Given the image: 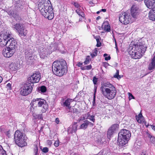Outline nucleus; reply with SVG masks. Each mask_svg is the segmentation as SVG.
<instances>
[{
  "instance_id": "c03bdc74",
  "label": "nucleus",
  "mask_w": 155,
  "mask_h": 155,
  "mask_svg": "<svg viewBox=\"0 0 155 155\" xmlns=\"http://www.w3.org/2000/svg\"><path fill=\"white\" fill-rule=\"evenodd\" d=\"M11 132L9 130L7 131H6L5 132V134L6 135H7L8 137H9L11 136Z\"/></svg>"
},
{
  "instance_id": "c85d7f7f",
  "label": "nucleus",
  "mask_w": 155,
  "mask_h": 155,
  "mask_svg": "<svg viewBox=\"0 0 155 155\" xmlns=\"http://www.w3.org/2000/svg\"><path fill=\"white\" fill-rule=\"evenodd\" d=\"M26 57L27 58H30L32 57L33 53L31 50H27L25 52Z\"/></svg>"
},
{
  "instance_id": "f03ea898",
  "label": "nucleus",
  "mask_w": 155,
  "mask_h": 155,
  "mask_svg": "<svg viewBox=\"0 0 155 155\" xmlns=\"http://www.w3.org/2000/svg\"><path fill=\"white\" fill-rule=\"evenodd\" d=\"M38 8L41 15L48 20L54 17V14L51 2L49 0H41L38 4Z\"/></svg>"
},
{
  "instance_id": "c9c22d12",
  "label": "nucleus",
  "mask_w": 155,
  "mask_h": 155,
  "mask_svg": "<svg viewBox=\"0 0 155 155\" xmlns=\"http://www.w3.org/2000/svg\"><path fill=\"white\" fill-rule=\"evenodd\" d=\"M96 91V88L95 89L93 97V105H94L95 104V98H96V96H95V93Z\"/></svg>"
},
{
  "instance_id": "338daca9",
  "label": "nucleus",
  "mask_w": 155,
  "mask_h": 155,
  "mask_svg": "<svg viewBox=\"0 0 155 155\" xmlns=\"http://www.w3.org/2000/svg\"><path fill=\"white\" fill-rule=\"evenodd\" d=\"M72 155H79L78 153H74V154H73Z\"/></svg>"
},
{
  "instance_id": "864d4df0",
  "label": "nucleus",
  "mask_w": 155,
  "mask_h": 155,
  "mask_svg": "<svg viewBox=\"0 0 155 155\" xmlns=\"http://www.w3.org/2000/svg\"><path fill=\"white\" fill-rule=\"evenodd\" d=\"M55 122L57 124H58L59 122V120L58 118H57L55 119Z\"/></svg>"
},
{
  "instance_id": "8fccbe9b",
  "label": "nucleus",
  "mask_w": 155,
  "mask_h": 155,
  "mask_svg": "<svg viewBox=\"0 0 155 155\" xmlns=\"http://www.w3.org/2000/svg\"><path fill=\"white\" fill-rule=\"evenodd\" d=\"M47 142V144L49 146H51L52 143V141L50 140H48Z\"/></svg>"
},
{
  "instance_id": "72a5a7b5",
  "label": "nucleus",
  "mask_w": 155,
  "mask_h": 155,
  "mask_svg": "<svg viewBox=\"0 0 155 155\" xmlns=\"http://www.w3.org/2000/svg\"><path fill=\"white\" fill-rule=\"evenodd\" d=\"M12 16L14 17L16 20H18L20 18V17L16 13V12H15V13L13 15H12Z\"/></svg>"
},
{
  "instance_id": "4be33fe9",
  "label": "nucleus",
  "mask_w": 155,
  "mask_h": 155,
  "mask_svg": "<svg viewBox=\"0 0 155 155\" xmlns=\"http://www.w3.org/2000/svg\"><path fill=\"white\" fill-rule=\"evenodd\" d=\"M136 119L137 122L139 123H141L142 122H144L146 125V122L145 121L143 120V117L142 114L140 113L138 115H136Z\"/></svg>"
},
{
  "instance_id": "2f4dec72",
  "label": "nucleus",
  "mask_w": 155,
  "mask_h": 155,
  "mask_svg": "<svg viewBox=\"0 0 155 155\" xmlns=\"http://www.w3.org/2000/svg\"><path fill=\"white\" fill-rule=\"evenodd\" d=\"M0 155H6L5 151L3 149L2 146L0 145Z\"/></svg>"
},
{
  "instance_id": "0e129e2a",
  "label": "nucleus",
  "mask_w": 155,
  "mask_h": 155,
  "mask_svg": "<svg viewBox=\"0 0 155 155\" xmlns=\"http://www.w3.org/2000/svg\"><path fill=\"white\" fill-rule=\"evenodd\" d=\"M107 54H104V57H106V56H107Z\"/></svg>"
},
{
  "instance_id": "7ed1b4c3",
  "label": "nucleus",
  "mask_w": 155,
  "mask_h": 155,
  "mask_svg": "<svg viewBox=\"0 0 155 155\" xmlns=\"http://www.w3.org/2000/svg\"><path fill=\"white\" fill-rule=\"evenodd\" d=\"M100 89L103 96L109 100L114 99L116 95V88L109 82H105L102 84Z\"/></svg>"
},
{
  "instance_id": "680f3d73",
  "label": "nucleus",
  "mask_w": 155,
  "mask_h": 155,
  "mask_svg": "<svg viewBox=\"0 0 155 155\" xmlns=\"http://www.w3.org/2000/svg\"><path fill=\"white\" fill-rule=\"evenodd\" d=\"M3 80L2 78L0 76V83H1V82Z\"/></svg>"
},
{
  "instance_id": "a211bd4d",
  "label": "nucleus",
  "mask_w": 155,
  "mask_h": 155,
  "mask_svg": "<svg viewBox=\"0 0 155 155\" xmlns=\"http://www.w3.org/2000/svg\"><path fill=\"white\" fill-rule=\"evenodd\" d=\"M102 26L104 32H109L110 30V27L107 21H106L103 23Z\"/></svg>"
},
{
  "instance_id": "4468645a",
  "label": "nucleus",
  "mask_w": 155,
  "mask_h": 155,
  "mask_svg": "<svg viewBox=\"0 0 155 155\" xmlns=\"http://www.w3.org/2000/svg\"><path fill=\"white\" fill-rule=\"evenodd\" d=\"M15 50L8 48H4L2 51V54L4 57L9 58L12 57L15 53Z\"/></svg>"
},
{
  "instance_id": "603ef678",
  "label": "nucleus",
  "mask_w": 155,
  "mask_h": 155,
  "mask_svg": "<svg viewBox=\"0 0 155 155\" xmlns=\"http://www.w3.org/2000/svg\"><path fill=\"white\" fill-rule=\"evenodd\" d=\"M110 56H108V57H105V60L106 61L108 60H110Z\"/></svg>"
},
{
  "instance_id": "58836bf2",
  "label": "nucleus",
  "mask_w": 155,
  "mask_h": 155,
  "mask_svg": "<svg viewBox=\"0 0 155 155\" xmlns=\"http://www.w3.org/2000/svg\"><path fill=\"white\" fill-rule=\"evenodd\" d=\"M34 151L35 153H38V148L37 145L35 146V147L34 149Z\"/></svg>"
},
{
  "instance_id": "f8f14e48",
  "label": "nucleus",
  "mask_w": 155,
  "mask_h": 155,
  "mask_svg": "<svg viewBox=\"0 0 155 155\" xmlns=\"http://www.w3.org/2000/svg\"><path fill=\"white\" fill-rule=\"evenodd\" d=\"M39 55L41 58L45 59L47 57V56L50 54L51 52L48 48H44L40 50Z\"/></svg>"
},
{
  "instance_id": "a19ab883",
  "label": "nucleus",
  "mask_w": 155,
  "mask_h": 155,
  "mask_svg": "<svg viewBox=\"0 0 155 155\" xmlns=\"http://www.w3.org/2000/svg\"><path fill=\"white\" fill-rule=\"evenodd\" d=\"M15 13V12H14L13 10H11L9 11L8 12V14L11 16H12V15H13L14 13Z\"/></svg>"
},
{
  "instance_id": "b1692460",
  "label": "nucleus",
  "mask_w": 155,
  "mask_h": 155,
  "mask_svg": "<svg viewBox=\"0 0 155 155\" xmlns=\"http://www.w3.org/2000/svg\"><path fill=\"white\" fill-rule=\"evenodd\" d=\"M91 123V122H90L87 120H85L84 122V123L81 124L80 126V129H86L88 125Z\"/></svg>"
},
{
  "instance_id": "6e6552de",
  "label": "nucleus",
  "mask_w": 155,
  "mask_h": 155,
  "mask_svg": "<svg viewBox=\"0 0 155 155\" xmlns=\"http://www.w3.org/2000/svg\"><path fill=\"white\" fill-rule=\"evenodd\" d=\"M119 19L121 23L127 25L130 22L131 16L129 13L124 12L120 15Z\"/></svg>"
},
{
  "instance_id": "39448f33",
  "label": "nucleus",
  "mask_w": 155,
  "mask_h": 155,
  "mask_svg": "<svg viewBox=\"0 0 155 155\" xmlns=\"http://www.w3.org/2000/svg\"><path fill=\"white\" fill-rule=\"evenodd\" d=\"M130 131L126 129H123L119 132L118 141L120 146H123L126 144L131 137Z\"/></svg>"
},
{
  "instance_id": "423d86ee",
  "label": "nucleus",
  "mask_w": 155,
  "mask_h": 155,
  "mask_svg": "<svg viewBox=\"0 0 155 155\" xmlns=\"http://www.w3.org/2000/svg\"><path fill=\"white\" fill-rule=\"evenodd\" d=\"M26 138L24 134L18 130L15 131L14 138L16 143L19 147H22L27 145Z\"/></svg>"
},
{
  "instance_id": "a878e982",
  "label": "nucleus",
  "mask_w": 155,
  "mask_h": 155,
  "mask_svg": "<svg viewBox=\"0 0 155 155\" xmlns=\"http://www.w3.org/2000/svg\"><path fill=\"white\" fill-rule=\"evenodd\" d=\"M40 98L34 99L31 102V105L33 106L37 107L38 106L39 104V101L40 100Z\"/></svg>"
},
{
  "instance_id": "dca6fc26",
  "label": "nucleus",
  "mask_w": 155,
  "mask_h": 155,
  "mask_svg": "<svg viewBox=\"0 0 155 155\" xmlns=\"http://www.w3.org/2000/svg\"><path fill=\"white\" fill-rule=\"evenodd\" d=\"M77 123V122H74L72 125L70 126L68 128V133L72 134L76 132L78 127Z\"/></svg>"
},
{
  "instance_id": "a18cd8bd",
  "label": "nucleus",
  "mask_w": 155,
  "mask_h": 155,
  "mask_svg": "<svg viewBox=\"0 0 155 155\" xmlns=\"http://www.w3.org/2000/svg\"><path fill=\"white\" fill-rule=\"evenodd\" d=\"M59 141L58 140H57V141H56L55 142L54 144V145L56 147H57L59 146Z\"/></svg>"
},
{
  "instance_id": "c756f323",
  "label": "nucleus",
  "mask_w": 155,
  "mask_h": 155,
  "mask_svg": "<svg viewBox=\"0 0 155 155\" xmlns=\"http://www.w3.org/2000/svg\"><path fill=\"white\" fill-rule=\"evenodd\" d=\"M39 92H41V93H44L46 91L47 89L46 87L44 86H42L38 88Z\"/></svg>"
},
{
  "instance_id": "393cba45",
  "label": "nucleus",
  "mask_w": 155,
  "mask_h": 155,
  "mask_svg": "<svg viewBox=\"0 0 155 155\" xmlns=\"http://www.w3.org/2000/svg\"><path fill=\"white\" fill-rule=\"evenodd\" d=\"M23 27V25L20 24H16L13 26V28L16 29L18 32L21 29H22Z\"/></svg>"
},
{
  "instance_id": "49530a36",
  "label": "nucleus",
  "mask_w": 155,
  "mask_h": 155,
  "mask_svg": "<svg viewBox=\"0 0 155 155\" xmlns=\"http://www.w3.org/2000/svg\"><path fill=\"white\" fill-rule=\"evenodd\" d=\"M73 4L76 7L78 8H79L80 5L78 4V3L76 2H74L73 3Z\"/></svg>"
},
{
  "instance_id": "e433bc0d",
  "label": "nucleus",
  "mask_w": 155,
  "mask_h": 155,
  "mask_svg": "<svg viewBox=\"0 0 155 155\" xmlns=\"http://www.w3.org/2000/svg\"><path fill=\"white\" fill-rule=\"evenodd\" d=\"M97 50L95 49L93 53H91V57L92 58H94V57L96 56L97 55Z\"/></svg>"
},
{
  "instance_id": "20e7f679",
  "label": "nucleus",
  "mask_w": 155,
  "mask_h": 155,
  "mask_svg": "<svg viewBox=\"0 0 155 155\" xmlns=\"http://www.w3.org/2000/svg\"><path fill=\"white\" fill-rule=\"evenodd\" d=\"M66 61L63 59L54 61L52 66L54 74L60 77L63 75L66 72Z\"/></svg>"
},
{
  "instance_id": "ddd939ff",
  "label": "nucleus",
  "mask_w": 155,
  "mask_h": 155,
  "mask_svg": "<svg viewBox=\"0 0 155 155\" xmlns=\"http://www.w3.org/2000/svg\"><path fill=\"white\" fill-rule=\"evenodd\" d=\"M11 35L10 37L8 39L7 45L8 48L15 50V48L17 45V42L13 38H12Z\"/></svg>"
},
{
  "instance_id": "f704fd0d",
  "label": "nucleus",
  "mask_w": 155,
  "mask_h": 155,
  "mask_svg": "<svg viewBox=\"0 0 155 155\" xmlns=\"http://www.w3.org/2000/svg\"><path fill=\"white\" fill-rule=\"evenodd\" d=\"M114 77L115 78L119 79L121 77L119 75V71L118 70H117L115 74L114 75Z\"/></svg>"
},
{
  "instance_id": "4d7b16f0",
  "label": "nucleus",
  "mask_w": 155,
  "mask_h": 155,
  "mask_svg": "<svg viewBox=\"0 0 155 155\" xmlns=\"http://www.w3.org/2000/svg\"><path fill=\"white\" fill-rule=\"evenodd\" d=\"M115 39V48H116V50H117V51L118 50L117 46V43H116V40H115V39Z\"/></svg>"
},
{
  "instance_id": "5fc2aeb1",
  "label": "nucleus",
  "mask_w": 155,
  "mask_h": 155,
  "mask_svg": "<svg viewBox=\"0 0 155 155\" xmlns=\"http://www.w3.org/2000/svg\"><path fill=\"white\" fill-rule=\"evenodd\" d=\"M82 64H83L82 63L79 62L77 64V65L78 67H81Z\"/></svg>"
},
{
  "instance_id": "4c0bfd02",
  "label": "nucleus",
  "mask_w": 155,
  "mask_h": 155,
  "mask_svg": "<svg viewBox=\"0 0 155 155\" xmlns=\"http://www.w3.org/2000/svg\"><path fill=\"white\" fill-rule=\"evenodd\" d=\"M96 40L97 42L96 46L97 47H100L101 45V43L99 39L98 38H96Z\"/></svg>"
},
{
  "instance_id": "5701e85b",
  "label": "nucleus",
  "mask_w": 155,
  "mask_h": 155,
  "mask_svg": "<svg viewBox=\"0 0 155 155\" xmlns=\"http://www.w3.org/2000/svg\"><path fill=\"white\" fill-rule=\"evenodd\" d=\"M73 101V100L70 98H68L63 103V105L66 106L69 108H71L70 106V103Z\"/></svg>"
},
{
  "instance_id": "09e8293b",
  "label": "nucleus",
  "mask_w": 155,
  "mask_h": 155,
  "mask_svg": "<svg viewBox=\"0 0 155 155\" xmlns=\"http://www.w3.org/2000/svg\"><path fill=\"white\" fill-rule=\"evenodd\" d=\"M37 118L38 119H43V117L42 114H38L36 115Z\"/></svg>"
},
{
  "instance_id": "7c9ffc66",
  "label": "nucleus",
  "mask_w": 155,
  "mask_h": 155,
  "mask_svg": "<svg viewBox=\"0 0 155 155\" xmlns=\"http://www.w3.org/2000/svg\"><path fill=\"white\" fill-rule=\"evenodd\" d=\"M76 12L78 14L79 16H81L82 17H84V12L79 9H77L76 10Z\"/></svg>"
},
{
  "instance_id": "bf43d9fd",
  "label": "nucleus",
  "mask_w": 155,
  "mask_h": 155,
  "mask_svg": "<svg viewBox=\"0 0 155 155\" xmlns=\"http://www.w3.org/2000/svg\"><path fill=\"white\" fill-rule=\"evenodd\" d=\"M129 94L130 97H132L133 98H134V96L132 94H131L130 93H129Z\"/></svg>"
},
{
  "instance_id": "37998d69",
  "label": "nucleus",
  "mask_w": 155,
  "mask_h": 155,
  "mask_svg": "<svg viewBox=\"0 0 155 155\" xmlns=\"http://www.w3.org/2000/svg\"><path fill=\"white\" fill-rule=\"evenodd\" d=\"M42 151L44 153H47L48 151V149L47 147H44L42 150Z\"/></svg>"
},
{
  "instance_id": "ea45409f",
  "label": "nucleus",
  "mask_w": 155,
  "mask_h": 155,
  "mask_svg": "<svg viewBox=\"0 0 155 155\" xmlns=\"http://www.w3.org/2000/svg\"><path fill=\"white\" fill-rule=\"evenodd\" d=\"M98 78H97L96 77H94L93 78V82L94 84H97V81Z\"/></svg>"
},
{
  "instance_id": "bb28decb",
  "label": "nucleus",
  "mask_w": 155,
  "mask_h": 155,
  "mask_svg": "<svg viewBox=\"0 0 155 155\" xmlns=\"http://www.w3.org/2000/svg\"><path fill=\"white\" fill-rule=\"evenodd\" d=\"M19 35L21 36H25L27 33V30L23 27L18 32Z\"/></svg>"
},
{
  "instance_id": "e2e57ef3",
  "label": "nucleus",
  "mask_w": 155,
  "mask_h": 155,
  "mask_svg": "<svg viewBox=\"0 0 155 155\" xmlns=\"http://www.w3.org/2000/svg\"><path fill=\"white\" fill-rule=\"evenodd\" d=\"M101 18V17H100V16H99L98 17H97V18H96V20H99V19H100Z\"/></svg>"
},
{
  "instance_id": "2eb2a0df",
  "label": "nucleus",
  "mask_w": 155,
  "mask_h": 155,
  "mask_svg": "<svg viewBox=\"0 0 155 155\" xmlns=\"http://www.w3.org/2000/svg\"><path fill=\"white\" fill-rule=\"evenodd\" d=\"M138 8L137 5H133L132 6L131 9V14L132 16L135 18L139 15Z\"/></svg>"
},
{
  "instance_id": "052dcab7",
  "label": "nucleus",
  "mask_w": 155,
  "mask_h": 155,
  "mask_svg": "<svg viewBox=\"0 0 155 155\" xmlns=\"http://www.w3.org/2000/svg\"><path fill=\"white\" fill-rule=\"evenodd\" d=\"M102 11L104 12H105L106 11V9H102L101 10V12Z\"/></svg>"
},
{
  "instance_id": "f257e3e1",
  "label": "nucleus",
  "mask_w": 155,
  "mask_h": 155,
  "mask_svg": "<svg viewBox=\"0 0 155 155\" xmlns=\"http://www.w3.org/2000/svg\"><path fill=\"white\" fill-rule=\"evenodd\" d=\"M147 48V46L144 42H139L136 44H130L128 51L132 58L137 59L142 57Z\"/></svg>"
},
{
  "instance_id": "6e6d98bb",
  "label": "nucleus",
  "mask_w": 155,
  "mask_h": 155,
  "mask_svg": "<svg viewBox=\"0 0 155 155\" xmlns=\"http://www.w3.org/2000/svg\"><path fill=\"white\" fill-rule=\"evenodd\" d=\"M104 66L105 67H107L109 65V64L107 62H104Z\"/></svg>"
},
{
  "instance_id": "aec40b11",
  "label": "nucleus",
  "mask_w": 155,
  "mask_h": 155,
  "mask_svg": "<svg viewBox=\"0 0 155 155\" xmlns=\"http://www.w3.org/2000/svg\"><path fill=\"white\" fill-rule=\"evenodd\" d=\"M149 18L150 20L155 21V7L153 8L150 11Z\"/></svg>"
},
{
  "instance_id": "473e14b6",
  "label": "nucleus",
  "mask_w": 155,
  "mask_h": 155,
  "mask_svg": "<svg viewBox=\"0 0 155 155\" xmlns=\"http://www.w3.org/2000/svg\"><path fill=\"white\" fill-rule=\"evenodd\" d=\"M88 119L90 120L93 122L94 123L95 121V116L94 115H91L89 113V115Z\"/></svg>"
},
{
  "instance_id": "1a4fd4ad",
  "label": "nucleus",
  "mask_w": 155,
  "mask_h": 155,
  "mask_svg": "<svg viewBox=\"0 0 155 155\" xmlns=\"http://www.w3.org/2000/svg\"><path fill=\"white\" fill-rule=\"evenodd\" d=\"M11 34L9 32H6L0 35V46L4 47L7 45L8 39L10 37Z\"/></svg>"
},
{
  "instance_id": "79ce46f5",
  "label": "nucleus",
  "mask_w": 155,
  "mask_h": 155,
  "mask_svg": "<svg viewBox=\"0 0 155 155\" xmlns=\"http://www.w3.org/2000/svg\"><path fill=\"white\" fill-rule=\"evenodd\" d=\"M91 66L90 65L87 66H86L84 67V69L89 70L91 69Z\"/></svg>"
},
{
  "instance_id": "f3484780",
  "label": "nucleus",
  "mask_w": 155,
  "mask_h": 155,
  "mask_svg": "<svg viewBox=\"0 0 155 155\" xmlns=\"http://www.w3.org/2000/svg\"><path fill=\"white\" fill-rule=\"evenodd\" d=\"M144 3L149 9H151L153 6H155V0H145Z\"/></svg>"
},
{
  "instance_id": "774afa93",
  "label": "nucleus",
  "mask_w": 155,
  "mask_h": 155,
  "mask_svg": "<svg viewBox=\"0 0 155 155\" xmlns=\"http://www.w3.org/2000/svg\"><path fill=\"white\" fill-rule=\"evenodd\" d=\"M38 154V153H35V154L34 155H37Z\"/></svg>"
},
{
  "instance_id": "9b49d317",
  "label": "nucleus",
  "mask_w": 155,
  "mask_h": 155,
  "mask_svg": "<svg viewBox=\"0 0 155 155\" xmlns=\"http://www.w3.org/2000/svg\"><path fill=\"white\" fill-rule=\"evenodd\" d=\"M119 125L117 124H114L111 126L109 128L107 132V137L110 138L118 129Z\"/></svg>"
},
{
  "instance_id": "de8ad7c7",
  "label": "nucleus",
  "mask_w": 155,
  "mask_h": 155,
  "mask_svg": "<svg viewBox=\"0 0 155 155\" xmlns=\"http://www.w3.org/2000/svg\"><path fill=\"white\" fill-rule=\"evenodd\" d=\"M89 61V59L88 58H86L85 61L84 62V63L85 64H87L88 63Z\"/></svg>"
},
{
  "instance_id": "412c9836",
  "label": "nucleus",
  "mask_w": 155,
  "mask_h": 155,
  "mask_svg": "<svg viewBox=\"0 0 155 155\" xmlns=\"http://www.w3.org/2000/svg\"><path fill=\"white\" fill-rule=\"evenodd\" d=\"M19 64L17 63H12L9 65V68L12 71H15L18 69Z\"/></svg>"
},
{
  "instance_id": "6ab92c4d",
  "label": "nucleus",
  "mask_w": 155,
  "mask_h": 155,
  "mask_svg": "<svg viewBox=\"0 0 155 155\" xmlns=\"http://www.w3.org/2000/svg\"><path fill=\"white\" fill-rule=\"evenodd\" d=\"M46 102L45 100L40 98L39 101V104L38 105V107H43L44 109L45 110L48 108V105L46 104Z\"/></svg>"
},
{
  "instance_id": "13d9d810",
  "label": "nucleus",
  "mask_w": 155,
  "mask_h": 155,
  "mask_svg": "<svg viewBox=\"0 0 155 155\" xmlns=\"http://www.w3.org/2000/svg\"><path fill=\"white\" fill-rule=\"evenodd\" d=\"M151 127L152 129L155 131V126L153 125H151Z\"/></svg>"
},
{
  "instance_id": "3c124183",
  "label": "nucleus",
  "mask_w": 155,
  "mask_h": 155,
  "mask_svg": "<svg viewBox=\"0 0 155 155\" xmlns=\"http://www.w3.org/2000/svg\"><path fill=\"white\" fill-rule=\"evenodd\" d=\"M7 87L10 89L11 88V84L10 83H8L7 85Z\"/></svg>"
},
{
  "instance_id": "9d476101",
  "label": "nucleus",
  "mask_w": 155,
  "mask_h": 155,
  "mask_svg": "<svg viewBox=\"0 0 155 155\" xmlns=\"http://www.w3.org/2000/svg\"><path fill=\"white\" fill-rule=\"evenodd\" d=\"M40 78V73L39 72H37L34 73L30 77H29L28 81L32 83H38L39 81Z\"/></svg>"
},
{
  "instance_id": "69168bd1",
  "label": "nucleus",
  "mask_w": 155,
  "mask_h": 155,
  "mask_svg": "<svg viewBox=\"0 0 155 155\" xmlns=\"http://www.w3.org/2000/svg\"><path fill=\"white\" fill-rule=\"evenodd\" d=\"M100 12H101V11H97V14H99V13H100Z\"/></svg>"
},
{
  "instance_id": "cd10ccee",
  "label": "nucleus",
  "mask_w": 155,
  "mask_h": 155,
  "mask_svg": "<svg viewBox=\"0 0 155 155\" xmlns=\"http://www.w3.org/2000/svg\"><path fill=\"white\" fill-rule=\"evenodd\" d=\"M89 115V112H88L85 114L82 115L78 119V121L80 122L81 121L85 119H87L88 118V117Z\"/></svg>"
},
{
  "instance_id": "0eeeda50",
  "label": "nucleus",
  "mask_w": 155,
  "mask_h": 155,
  "mask_svg": "<svg viewBox=\"0 0 155 155\" xmlns=\"http://www.w3.org/2000/svg\"><path fill=\"white\" fill-rule=\"evenodd\" d=\"M32 90L31 84L29 83L24 84L20 89V94L23 96H26L30 94Z\"/></svg>"
}]
</instances>
